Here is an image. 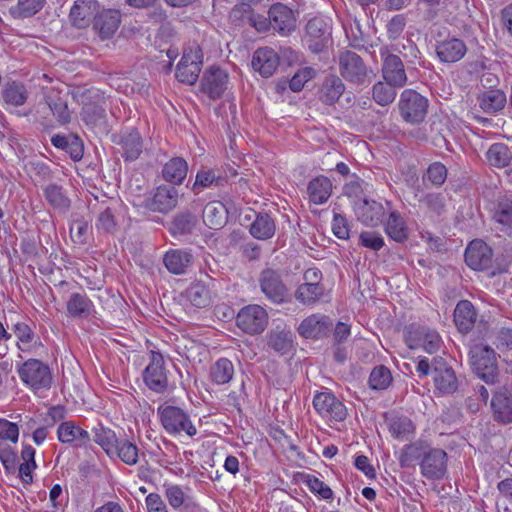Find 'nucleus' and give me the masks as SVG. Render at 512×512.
<instances>
[{
	"instance_id": "nucleus-27",
	"label": "nucleus",
	"mask_w": 512,
	"mask_h": 512,
	"mask_svg": "<svg viewBox=\"0 0 512 512\" xmlns=\"http://www.w3.org/2000/svg\"><path fill=\"white\" fill-rule=\"evenodd\" d=\"M269 21L274 30L289 33L295 27L293 12L287 6L277 3L269 9Z\"/></svg>"
},
{
	"instance_id": "nucleus-52",
	"label": "nucleus",
	"mask_w": 512,
	"mask_h": 512,
	"mask_svg": "<svg viewBox=\"0 0 512 512\" xmlns=\"http://www.w3.org/2000/svg\"><path fill=\"white\" fill-rule=\"evenodd\" d=\"M46 0H18L15 6L9 9L16 19L29 18L37 14L45 5Z\"/></svg>"
},
{
	"instance_id": "nucleus-6",
	"label": "nucleus",
	"mask_w": 512,
	"mask_h": 512,
	"mask_svg": "<svg viewBox=\"0 0 512 512\" xmlns=\"http://www.w3.org/2000/svg\"><path fill=\"white\" fill-rule=\"evenodd\" d=\"M202 59V50L199 45L193 44L185 48L176 68V78L188 85L195 84L201 71Z\"/></svg>"
},
{
	"instance_id": "nucleus-62",
	"label": "nucleus",
	"mask_w": 512,
	"mask_h": 512,
	"mask_svg": "<svg viewBox=\"0 0 512 512\" xmlns=\"http://www.w3.org/2000/svg\"><path fill=\"white\" fill-rule=\"evenodd\" d=\"M28 173L38 179L39 181L46 182L54 179L55 173L48 163L41 160H31L26 164Z\"/></svg>"
},
{
	"instance_id": "nucleus-43",
	"label": "nucleus",
	"mask_w": 512,
	"mask_h": 512,
	"mask_svg": "<svg viewBox=\"0 0 512 512\" xmlns=\"http://www.w3.org/2000/svg\"><path fill=\"white\" fill-rule=\"evenodd\" d=\"M478 101L480 108L485 113L493 114L505 107L507 98L502 90L493 89L483 92L479 96Z\"/></svg>"
},
{
	"instance_id": "nucleus-7",
	"label": "nucleus",
	"mask_w": 512,
	"mask_h": 512,
	"mask_svg": "<svg viewBox=\"0 0 512 512\" xmlns=\"http://www.w3.org/2000/svg\"><path fill=\"white\" fill-rule=\"evenodd\" d=\"M398 105L402 118L408 123H421L427 115L428 100L414 90H404Z\"/></svg>"
},
{
	"instance_id": "nucleus-32",
	"label": "nucleus",
	"mask_w": 512,
	"mask_h": 512,
	"mask_svg": "<svg viewBox=\"0 0 512 512\" xmlns=\"http://www.w3.org/2000/svg\"><path fill=\"white\" fill-rule=\"evenodd\" d=\"M345 92V84L336 75L327 76L320 89L319 100L325 105H334Z\"/></svg>"
},
{
	"instance_id": "nucleus-34",
	"label": "nucleus",
	"mask_w": 512,
	"mask_h": 512,
	"mask_svg": "<svg viewBox=\"0 0 512 512\" xmlns=\"http://www.w3.org/2000/svg\"><path fill=\"white\" fill-rule=\"evenodd\" d=\"M188 164L182 157H172L162 167V177L166 182L180 185L187 176Z\"/></svg>"
},
{
	"instance_id": "nucleus-46",
	"label": "nucleus",
	"mask_w": 512,
	"mask_h": 512,
	"mask_svg": "<svg viewBox=\"0 0 512 512\" xmlns=\"http://www.w3.org/2000/svg\"><path fill=\"white\" fill-rule=\"evenodd\" d=\"M118 206L117 201H110V204L100 211L95 223V227L98 231L107 234H114L117 231L118 221L115 213Z\"/></svg>"
},
{
	"instance_id": "nucleus-41",
	"label": "nucleus",
	"mask_w": 512,
	"mask_h": 512,
	"mask_svg": "<svg viewBox=\"0 0 512 512\" xmlns=\"http://www.w3.org/2000/svg\"><path fill=\"white\" fill-rule=\"evenodd\" d=\"M494 419L500 423L512 422V397L507 393L494 394L491 401Z\"/></svg>"
},
{
	"instance_id": "nucleus-60",
	"label": "nucleus",
	"mask_w": 512,
	"mask_h": 512,
	"mask_svg": "<svg viewBox=\"0 0 512 512\" xmlns=\"http://www.w3.org/2000/svg\"><path fill=\"white\" fill-rule=\"evenodd\" d=\"M368 383L373 390H384L392 383V374L386 366H376L370 373Z\"/></svg>"
},
{
	"instance_id": "nucleus-38",
	"label": "nucleus",
	"mask_w": 512,
	"mask_h": 512,
	"mask_svg": "<svg viewBox=\"0 0 512 512\" xmlns=\"http://www.w3.org/2000/svg\"><path fill=\"white\" fill-rule=\"evenodd\" d=\"M43 195L53 209L63 213L69 210L71 200L66 195L62 186L50 183L43 188Z\"/></svg>"
},
{
	"instance_id": "nucleus-42",
	"label": "nucleus",
	"mask_w": 512,
	"mask_h": 512,
	"mask_svg": "<svg viewBox=\"0 0 512 512\" xmlns=\"http://www.w3.org/2000/svg\"><path fill=\"white\" fill-rule=\"evenodd\" d=\"M67 313L73 318H87L94 305L89 297L81 293H72L66 304Z\"/></svg>"
},
{
	"instance_id": "nucleus-45",
	"label": "nucleus",
	"mask_w": 512,
	"mask_h": 512,
	"mask_svg": "<svg viewBox=\"0 0 512 512\" xmlns=\"http://www.w3.org/2000/svg\"><path fill=\"white\" fill-rule=\"evenodd\" d=\"M103 104H105L103 99L98 102H89L84 104L81 117L86 125L96 127L105 124L106 109Z\"/></svg>"
},
{
	"instance_id": "nucleus-5",
	"label": "nucleus",
	"mask_w": 512,
	"mask_h": 512,
	"mask_svg": "<svg viewBox=\"0 0 512 512\" xmlns=\"http://www.w3.org/2000/svg\"><path fill=\"white\" fill-rule=\"evenodd\" d=\"M405 341L409 348H422L428 353L437 352L442 344V339L435 329L418 324H411L406 328Z\"/></svg>"
},
{
	"instance_id": "nucleus-48",
	"label": "nucleus",
	"mask_w": 512,
	"mask_h": 512,
	"mask_svg": "<svg viewBox=\"0 0 512 512\" xmlns=\"http://www.w3.org/2000/svg\"><path fill=\"white\" fill-rule=\"evenodd\" d=\"M93 440L102 447L106 454L113 458V452H116L115 447L119 442L115 432L110 428L99 425L93 428Z\"/></svg>"
},
{
	"instance_id": "nucleus-56",
	"label": "nucleus",
	"mask_w": 512,
	"mask_h": 512,
	"mask_svg": "<svg viewBox=\"0 0 512 512\" xmlns=\"http://www.w3.org/2000/svg\"><path fill=\"white\" fill-rule=\"evenodd\" d=\"M303 483L309 488L310 492L320 500L331 501L334 497L332 489L314 475H303Z\"/></svg>"
},
{
	"instance_id": "nucleus-35",
	"label": "nucleus",
	"mask_w": 512,
	"mask_h": 512,
	"mask_svg": "<svg viewBox=\"0 0 512 512\" xmlns=\"http://www.w3.org/2000/svg\"><path fill=\"white\" fill-rule=\"evenodd\" d=\"M325 287L322 283H302L295 290V299L305 305L314 306L324 297Z\"/></svg>"
},
{
	"instance_id": "nucleus-1",
	"label": "nucleus",
	"mask_w": 512,
	"mask_h": 512,
	"mask_svg": "<svg viewBox=\"0 0 512 512\" xmlns=\"http://www.w3.org/2000/svg\"><path fill=\"white\" fill-rule=\"evenodd\" d=\"M421 459L420 472L428 480H440L447 472V453L440 448H432L424 440L406 445L400 455L401 467H409L414 460Z\"/></svg>"
},
{
	"instance_id": "nucleus-28",
	"label": "nucleus",
	"mask_w": 512,
	"mask_h": 512,
	"mask_svg": "<svg viewBox=\"0 0 512 512\" xmlns=\"http://www.w3.org/2000/svg\"><path fill=\"white\" fill-rule=\"evenodd\" d=\"M477 312L474 305L468 300H461L454 309V323L457 329L466 334L472 330L477 320Z\"/></svg>"
},
{
	"instance_id": "nucleus-15",
	"label": "nucleus",
	"mask_w": 512,
	"mask_h": 512,
	"mask_svg": "<svg viewBox=\"0 0 512 512\" xmlns=\"http://www.w3.org/2000/svg\"><path fill=\"white\" fill-rule=\"evenodd\" d=\"M465 262L473 270H486L492 266L493 250L482 240H473L465 251Z\"/></svg>"
},
{
	"instance_id": "nucleus-44",
	"label": "nucleus",
	"mask_w": 512,
	"mask_h": 512,
	"mask_svg": "<svg viewBox=\"0 0 512 512\" xmlns=\"http://www.w3.org/2000/svg\"><path fill=\"white\" fill-rule=\"evenodd\" d=\"M486 159L492 167H508L512 162V149L504 143H494L488 148Z\"/></svg>"
},
{
	"instance_id": "nucleus-17",
	"label": "nucleus",
	"mask_w": 512,
	"mask_h": 512,
	"mask_svg": "<svg viewBox=\"0 0 512 512\" xmlns=\"http://www.w3.org/2000/svg\"><path fill=\"white\" fill-rule=\"evenodd\" d=\"M383 203L375 200L363 199L355 204L357 219L366 226L375 227L383 222L388 212Z\"/></svg>"
},
{
	"instance_id": "nucleus-36",
	"label": "nucleus",
	"mask_w": 512,
	"mask_h": 512,
	"mask_svg": "<svg viewBox=\"0 0 512 512\" xmlns=\"http://www.w3.org/2000/svg\"><path fill=\"white\" fill-rule=\"evenodd\" d=\"M51 143L56 148L67 152L74 161H79L83 157V142L75 134H69L68 136L54 135L51 138Z\"/></svg>"
},
{
	"instance_id": "nucleus-40",
	"label": "nucleus",
	"mask_w": 512,
	"mask_h": 512,
	"mask_svg": "<svg viewBox=\"0 0 512 512\" xmlns=\"http://www.w3.org/2000/svg\"><path fill=\"white\" fill-rule=\"evenodd\" d=\"M227 220V209L220 201H212L203 209V221L211 229L221 228Z\"/></svg>"
},
{
	"instance_id": "nucleus-64",
	"label": "nucleus",
	"mask_w": 512,
	"mask_h": 512,
	"mask_svg": "<svg viewBox=\"0 0 512 512\" xmlns=\"http://www.w3.org/2000/svg\"><path fill=\"white\" fill-rule=\"evenodd\" d=\"M493 219L502 225L510 226L512 223V196L502 198L494 212Z\"/></svg>"
},
{
	"instance_id": "nucleus-55",
	"label": "nucleus",
	"mask_w": 512,
	"mask_h": 512,
	"mask_svg": "<svg viewBox=\"0 0 512 512\" xmlns=\"http://www.w3.org/2000/svg\"><path fill=\"white\" fill-rule=\"evenodd\" d=\"M419 203L432 216H441L446 212V199L441 193H427L419 198Z\"/></svg>"
},
{
	"instance_id": "nucleus-37",
	"label": "nucleus",
	"mask_w": 512,
	"mask_h": 512,
	"mask_svg": "<svg viewBox=\"0 0 512 512\" xmlns=\"http://www.w3.org/2000/svg\"><path fill=\"white\" fill-rule=\"evenodd\" d=\"M249 232L258 240L271 239L276 232L275 221L267 213H258L250 225Z\"/></svg>"
},
{
	"instance_id": "nucleus-13",
	"label": "nucleus",
	"mask_w": 512,
	"mask_h": 512,
	"mask_svg": "<svg viewBox=\"0 0 512 512\" xmlns=\"http://www.w3.org/2000/svg\"><path fill=\"white\" fill-rule=\"evenodd\" d=\"M178 197L175 187L160 185L151 197L143 200L141 206L153 212L168 213L177 206Z\"/></svg>"
},
{
	"instance_id": "nucleus-10",
	"label": "nucleus",
	"mask_w": 512,
	"mask_h": 512,
	"mask_svg": "<svg viewBox=\"0 0 512 512\" xmlns=\"http://www.w3.org/2000/svg\"><path fill=\"white\" fill-rule=\"evenodd\" d=\"M382 59V74L385 81L394 87H403L407 83V74L402 58L391 53L388 46H382L379 50Z\"/></svg>"
},
{
	"instance_id": "nucleus-11",
	"label": "nucleus",
	"mask_w": 512,
	"mask_h": 512,
	"mask_svg": "<svg viewBox=\"0 0 512 512\" xmlns=\"http://www.w3.org/2000/svg\"><path fill=\"white\" fill-rule=\"evenodd\" d=\"M259 284L262 293L274 304L286 302L288 288L282 280L280 272L272 268L262 270L259 276Z\"/></svg>"
},
{
	"instance_id": "nucleus-3",
	"label": "nucleus",
	"mask_w": 512,
	"mask_h": 512,
	"mask_svg": "<svg viewBox=\"0 0 512 512\" xmlns=\"http://www.w3.org/2000/svg\"><path fill=\"white\" fill-rule=\"evenodd\" d=\"M160 422L169 434L186 433L193 437L197 429L190 420V416L182 408L173 405H160L157 409Z\"/></svg>"
},
{
	"instance_id": "nucleus-51",
	"label": "nucleus",
	"mask_w": 512,
	"mask_h": 512,
	"mask_svg": "<svg viewBox=\"0 0 512 512\" xmlns=\"http://www.w3.org/2000/svg\"><path fill=\"white\" fill-rule=\"evenodd\" d=\"M187 299L197 308H205L211 303V293L201 281L192 283L186 291Z\"/></svg>"
},
{
	"instance_id": "nucleus-16",
	"label": "nucleus",
	"mask_w": 512,
	"mask_h": 512,
	"mask_svg": "<svg viewBox=\"0 0 512 512\" xmlns=\"http://www.w3.org/2000/svg\"><path fill=\"white\" fill-rule=\"evenodd\" d=\"M432 377L436 390L441 394H451L458 388L454 370L442 358L433 360Z\"/></svg>"
},
{
	"instance_id": "nucleus-61",
	"label": "nucleus",
	"mask_w": 512,
	"mask_h": 512,
	"mask_svg": "<svg viewBox=\"0 0 512 512\" xmlns=\"http://www.w3.org/2000/svg\"><path fill=\"white\" fill-rule=\"evenodd\" d=\"M12 331L18 339V349L23 352L29 351V345L35 339V333L32 328L25 322H17L12 326Z\"/></svg>"
},
{
	"instance_id": "nucleus-4",
	"label": "nucleus",
	"mask_w": 512,
	"mask_h": 512,
	"mask_svg": "<svg viewBox=\"0 0 512 512\" xmlns=\"http://www.w3.org/2000/svg\"><path fill=\"white\" fill-rule=\"evenodd\" d=\"M22 382L33 390L49 389L52 375L48 365L38 359H28L18 368Z\"/></svg>"
},
{
	"instance_id": "nucleus-2",
	"label": "nucleus",
	"mask_w": 512,
	"mask_h": 512,
	"mask_svg": "<svg viewBox=\"0 0 512 512\" xmlns=\"http://www.w3.org/2000/svg\"><path fill=\"white\" fill-rule=\"evenodd\" d=\"M470 362L479 378L487 384H494L498 378V365L495 351L482 343L471 347Z\"/></svg>"
},
{
	"instance_id": "nucleus-54",
	"label": "nucleus",
	"mask_w": 512,
	"mask_h": 512,
	"mask_svg": "<svg viewBox=\"0 0 512 512\" xmlns=\"http://www.w3.org/2000/svg\"><path fill=\"white\" fill-rule=\"evenodd\" d=\"M46 102L60 124H67L70 122L71 114L68 109L67 101L64 100L59 93L47 95Z\"/></svg>"
},
{
	"instance_id": "nucleus-14",
	"label": "nucleus",
	"mask_w": 512,
	"mask_h": 512,
	"mask_svg": "<svg viewBox=\"0 0 512 512\" xmlns=\"http://www.w3.org/2000/svg\"><path fill=\"white\" fill-rule=\"evenodd\" d=\"M313 406L324 418L343 421L347 416L344 404L330 392L317 393L313 398Z\"/></svg>"
},
{
	"instance_id": "nucleus-21",
	"label": "nucleus",
	"mask_w": 512,
	"mask_h": 512,
	"mask_svg": "<svg viewBox=\"0 0 512 512\" xmlns=\"http://www.w3.org/2000/svg\"><path fill=\"white\" fill-rule=\"evenodd\" d=\"M228 75L218 67H211L205 71L201 80V90L211 99H217L222 96L226 90Z\"/></svg>"
},
{
	"instance_id": "nucleus-47",
	"label": "nucleus",
	"mask_w": 512,
	"mask_h": 512,
	"mask_svg": "<svg viewBox=\"0 0 512 512\" xmlns=\"http://www.w3.org/2000/svg\"><path fill=\"white\" fill-rule=\"evenodd\" d=\"M122 156L126 160H136L142 152L143 142L138 131L132 130L125 134L120 141Z\"/></svg>"
},
{
	"instance_id": "nucleus-20",
	"label": "nucleus",
	"mask_w": 512,
	"mask_h": 512,
	"mask_svg": "<svg viewBox=\"0 0 512 512\" xmlns=\"http://www.w3.org/2000/svg\"><path fill=\"white\" fill-rule=\"evenodd\" d=\"M308 46L314 53H319L327 45L330 39V28L321 18H312L306 25Z\"/></svg>"
},
{
	"instance_id": "nucleus-18",
	"label": "nucleus",
	"mask_w": 512,
	"mask_h": 512,
	"mask_svg": "<svg viewBox=\"0 0 512 512\" xmlns=\"http://www.w3.org/2000/svg\"><path fill=\"white\" fill-rule=\"evenodd\" d=\"M333 326L332 319L323 314H312L306 317L299 325L301 336L311 339H320L329 334Z\"/></svg>"
},
{
	"instance_id": "nucleus-57",
	"label": "nucleus",
	"mask_w": 512,
	"mask_h": 512,
	"mask_svg": "<svg viewBox=\"0 0 512 512\" xmlns=\"http://www.w3.org/2000/svg\"><path fill=\"white\" fill-rule=\"evenodd\" d=\"M292 334L289 331H271L268 346L280 354L288 353L292 348Z\"/></svg>"
},
{
	"instance_id": "nucleus-24",
	"label": "nucleus",
	"mask_w": 512,
	"mask_h": 512,
	"mask_svg": "<svg viewBox=\"0 0 512 512\" xmlns=\"http://www.w3.org/2000/svg\"><path fill=\"white\" fill-rule=\"evenodd\" d=\"M166 269L174 275L186 274L193 264V255L183 249H170L163 257Z\"/></svg>"
},
{
	"instance_id": "nucleus-19",
	"label": "nucleus",
	"mask_w": 512,
	"mask_h": 512,
	"mask_svg": "<svg viewBox=\"0 0 512 512\" xmlns=\"http://www.w3.org/2000/svg\"><path fill=\"white\" fill-rule=\"evenodd\" d=\"M121 23V14L118 10L104 9L97 12L93 21L94 32L102 39H110L118 30Z\"/></svg>"
},
{
	"instance_id": "nucleus-53",
	"label": "nucleus",
	"mask_w": 512,
	"mask_h": 512,
	"mask_svg": "<svg viewBox=\"0 0 512 512\" xmlns=\"http://www.w3.org/2000/svg\"><path fill=\"white\" fill-rule=\"evenodd\" d=\"M2 96L7 104L18 107L26 102L28 91L23 84L11 82L5 85Z\"/></svg>"
},
{
	"instance_id": "nucleus-59",
	"label": "nucleus",
	"mask_w": 512,
	"mask_h": 512,
	"mask_svg": "<svg viewBox=\"0 0 512 512\" xmlns=\"http://www.w3.org/2000/svg\"><path fill=\"white\" fill-rule=\"evenodd\" d=\"M396 88L394 85L385 82H377L372 89V96L374 101L381 105L387 106L391 104L396 97Z\"/></svg>"
},
{
	"instance_id": "nucleus-30",
	"label": "nucleus",
	"mask_w": 512,
	"mask_h": 512,
	"mask_svg": "<svg viewBox=\"0 0 512 512\" xmlns=\"http://www.w3.org/2000/svg\"><path fill=\"white\" fill-rule=\"evenodd\" d=\"M58 440L62 443H74L76 447L85 446L90 441L89 433L72 421L62 422L57 429Z\"/></svg>"
},
{
	"instance_id": "nucleus-29",
	"label": "nucleus",
	"mask_w": 512,
	"mask_h": 512,
	"mask_svg": "<svg viewBox=\"0 0 512 512\" xmlns=\"http://www.w3.org/2000/svg\"><path fill=\"white\" fill-rule=\"evenodd\" d=\"M309 201L315 205H322L328 201L332 194V182L323 175L311 179L307 185Z\"/></svg>"
},
{
	"instance_id": "nucleus-33",
	"label": "nucleus",
	"mask_w": 512,
	"mask_h": 512,
	"mask_svg": "<svg viewBox=\"0 0 512 512\" xmlns=\"http://www.w3.org/2000/svg\"><path fill=\"white\" fill-rule=\"evenodd\" d=\"M385 205L389 208V216L384 225L386 234L396 242L405 241L408 238V227L404 218L397 210H391L389 202Z\"/></svg>"
},
{
	"instance_id": "nucleus-50",
	"label": "nucleus",
	"mask_w": 512,
	"mask_h": 512,
	"mask_svg": "<svg viewBox=\"0 0 512 512\" xmlns=\"http://www.w3.org/2000/svg\"><path fill=\"white\" fill-rule=\"evenodd\" d=\"M388 47L391 49V53L399 55L408 67L420 64V51L414 42L406 40L404 43L392 44Z\"/></svg>"
},
{
	"instance_id": "nucleus-22",
	"label": "nucleus",
	"mask_w": 512,
	"mask_h": 512,
	"mask_svg": "<svg viewBox=\"0 0 512 512\" xmlns=\"http://www.w3.org/2000/svg\"><path fill=\"white\" fill-rule=\"evenodd\" d=\"M98 12L97 0H76L71 7L69 20L78 29L88 27Z\"/></svg>"
},
{
	"instance_id": "nucleus-12",
	"label": "nucleus",
	"mask_w": 512,
	"mask_h": 512,
	"mask_svg": "<svg viewBox=\"0 0 512 512\" xmlns=\"http://www.w3.org/2000/svg\"><path fill=\"white\" fill-rule=\"evenodd\" d=\"M164 363L162 354L152 351L150 363L143 373L144 383L156 393H164L168 389V377Z\"/></svg>"
},
{
	"instance_id": "nucleus-63",
	"label": "nucleus",
	"mask_w": 512,
	"mask_h": 512,
	"mask_svg": "<svg viewBox=\"0 0 512 512\" xmlns=\"http://www.w3.org/2000/svg\"><path fill=\"white\" fill-rule=\"evenodd\" d=\"M447 179V168L441 162H434L429 165L423 176V181H428L433 186H441Z\"/></svg>"
},
{
	"instance_id": "nucleus-23",
	"label": "nucleus",
	"mask_w": 512,
	"mask_h": 512,
	"mask_svg": "<svg viewBox=\"0 0 512 512\" xmlns=\"http://www.w3.org/2000/svg\"><path fill=\"white\" fill-rule=\"evenodd\" d=\"M467 52V47L462 39L451 37L437 42L436 54L443 63H455L461 60Z\"/></svg>"
},
{
	"instance_id": "nucleus-31",
	"label": "nucleus",
	"mask_w": 512,
	"mask_h": 512,
	"mask_svg": "<svg viewBox=\"0 0 512 512\" xmlns=\"http://www.w3.org/2000/svg\"><path fill=\"white\" fill-rule=\"evenodd\" d=\"M163 489L165 498L173 509L188 510L195 506L192 497L188 494L190 490L188 487L165 483Z\"/></svg>"
},
{
	"instance_id": "nucleus-25",
	"label": "nucleus",
	"mask_w": 512,
	"mask_h": 512,
	"mask_svg": "<svg viewBox=\"0 0 512 512\" xmlns=\"http://www.w3.org/2000/svg\"><path fill=\"white\" fill-rule=\"evenodd\" d=\"M278 65L279 57L272 48H259L253 54L252 67L263 77L272 76Z\"/></svg>"
},
{
	"instance_id": "nucleus-8",
	"label": "nucleus",
	"mask_w": 512,
	"mask_h": 512,
	"mask_svg": "<svg viewBox=\"0 0 512 512\" xmlns=\"http://www.w3.org/2000/svg\"><path fill=\"white\" fill-rule=\"evenodd\" d=\"M268 313L260 305H247L237 314L236 324L245 333L256 335L262 333L268 324Z\"/></svg>"
},
{
	"instance_id": "nucleus-9",
	"label": "nucleus",
	"mask_w": 512,
	"mask_h": 512,
	"mask_svg": "<svg viewBox=\"0 0 512 512\" xmlns=\"http://www.w3.org/2000/svg\"><path fill=\"white\" fill-rule=\"evenodd\" d=\"M341 76L350 83L362 85L370 81L368 69L362 58L352 51H344L339 56Z\"/></svg>"
},
{
	"instance_id": "nucleus-58",
	"label": "nucleus",
	"mask_w": 512,
	"mask_h": 512,
	"mask_svg": "<svg viewBox=\"0 0 512 512\" xmlns=\"http://www.w3.org/2000/svg\"><path fill=\"white\" fill-rule=\"evenodd\" d=\"M113 452V457H118L127 465H135L138 462V447L127 439L119 440Z\"/></svg>"
},
{
	"instance_id": "nucleus-26",
	"label": "nucleus",
	"mask_w": 512,
	"mask_h": 512,
	"mask_svg": "<svg viewBox=\"0 0 512 512\" xmlns=\"http://www.w3.org/2000/svg\"><path fill=\"white\" fill-rule=\"evenodd\" d=\"M228 183V175L219 169L201 168L195 178L192 190L198 194L203 189L222 187Z\"/></svg>"
},
{
	"instance_id": "nucleus-39",
	"label": "nucleus",
	"mask_w": 512,
	"mask_h": 512,
	"mask_svg": "<svg viewBox=\"0 0 512 512\" xmlns=\"http://www.w3.org/2000/svg\"><path fill=\"white\" fill-rule=\"evenodd\" d=\"M391 435L400 440H408L415 432V425L411 419L404 415H391L386 418Z\"/></svg>"
},
{
	"instance_id": "nucleus-49",
	"label": "nucleus",
	"mask_w": 512,
	"mask_h": 512,
	"mask_svg": "<svg viewBox=\"0 0 512 512\" xmlns=\"http://www.w3.org/2000/svg\"><path fill=\"white\" fill-rule=\"evenodd\" d=\"M233 375V363L227 358L218 359L210 368L211 381L217 385L229 383Z\"/></svg>"
}]
</instances>
